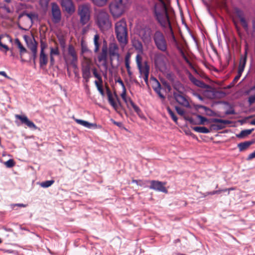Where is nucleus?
I'll list each match as a JSON object with an SVG mask.
<instances>
[{"mask_svg":"<svg viewBox=\"0 0 255 255\" xmlns=\"http://www.w3.org/2000/svg\"><path fill=\"white\" fill-rule=\"evenodd\" d=\"M154 13L155 17L160 26L163 28L166 29V31L171 35L173 44L176 46L178 50L183 53L182 50L178 45V42L174 36L168 13L167 7L163 0H158L155 3Z\"/></svg>","mask_w":255,"mask_h":255,"instance_id":"nucleus-1","label":"nucleus"},{"mask_svg":"<svg viewBox=\"0 0 255 255\" xmlns=\"http://www.w3.org/2000/svg\"><path fill=\"white\" fill-rule=\"evenodd\" d=\"M115 31L116 38L121 47L124 48L128 43V28L125 19L123 18L115 23Z\"/></svg>","mask_w":255,"mask_h":255,"instance_id":"nucleus-2","label":"nucleus"},{"mask_svg":"<svg viewBox=\"0 0 255 255\" xmlns=\"http://www.w3.org/2000/svg\"><path fill=\"white\" fill-rule=\"evenodd\" d=\"M129 5V0H113L109 4L110 11L114 18L120 17Z\"/></svg>","mask_w":255,"mask_h":255,"instance_id":"nucleus-3","label":"nucleus"},{"mask_svg":"<svg viewBox=\"0 0 255 255\" xmlns=\"http://www.w3.org/2000/svg\"><path fill=\"white\" fill-rule=\"evenodd\" d=\"M95 22L100 30L103 32L110 29L112 22L109 13L105 10H100L95 15Z\"/></svg>","mask_w":255,"mask_h":255,"instance_id":"nucleus-4","label":"nucleus"},{"mask_svg":"<svg viewBox=\"0 0 255 255\" xmlns=\"http://www.w3.org/2000/svg\"><path fill=\"white\" fill-rule=\"evenodd\" d=\"M154 43L158 50L165 52L167 50V42L166 38L160 30H156L152 35Z\"/></svg>","mask_w":255,"mask_h":255,"instance_id":"nucleus-5","label":"nucleus"},{"mask_svg":"<svg viewBox=\"0 0 255 255\" xmlns=\"http://www.w3.org/2000/svg\"><path fill=\"white\" fill-rule=\"evenodd\" d=\"M78 14L80 16V22L85 25L88 22L90 17V7L88 4L81 5L78 7Z\"/></svg>","mask_w":255,"mask_h":255,"instance_id":"nucleus-6","label":"nucleus"},{"mask_svg":"<svg viewBox=\"0 0 255 255\" xmlns=\"http://www.w3.org/2000/svg\"><path fill=\"white\" fill-rule=\"evenodd\" d=\"M139 35L145 44H148L152 38V30L149 26H144L140 29Z\"/></svg>","mask_w":255,"mask_h":255,"instance_id":"nucleus-7","label":"nucleus"},{"mask_svg":"<svg viewBox=\"0 0 255 255\" xmlns=\"http://www.w3.org/2000/svg\"><path fill=\"white\" fill-rule=\"evenodd\" d=\"M107 94L109 104L113 108V109L117 111L118 109L119 106H122V104L119 97L115 93L113 96L109 88H107Z\"/></svg>","mask_w":255,"mask_h":255,"instance_id":"nucleus-8","label":"nucleus"},{"mask_svg":"<svg viewBox=\"0 0 255 255\" xmlns=\"http://www.w3.org/2000/svg\"><path fill=\"white\" fill-rule=\"evenodd\" d=\"M52 19L54 23H59L61 20V12L57 3L53 2L51 3Z\"/></svg>","mask_w":255,"mask_h":255,"instance_id":"nucleus-9","label":"nucleus"},{"mask_svg":"<svg viewBox=\"0 0 255 255\" xmlns=\"http://www.w3.org/2000/svg\"><path fill=\"white\" fill-rule=\"evenodd\" d=\"M165 183L156 180H152L150 181L149 188L154 190L167 193V190L165 187Z\"/></svg>","mask_w":255,"mask_h":255,"instance_id":"nucleus-10","label":"nucleus"},{"mask_svg":"<svg viewBox=\"0 0 255 255\" xmlns=\"http://www.w3.org/2000/svg\"><path fill=\"white\" fill-rule=\"evenodd\" d=\"M60 4L63 9L70 14L75 11V7L72 0H60Z\"/></svg>","mask_w":255,"mask_h":255,"instance_id":"nucleus-11","label":"nucleus"},{"mask_svg":"<svg viewBox=\"0 0 255 255\" xmlns=\"http://www.w3.org/2000/svg\"><path fill=\"white\" fill-rule=\"evenodd\" d=\"M235 11L237 16L239 18L243 27L246 31H248L249 30V26L245 17L244 12L238 7L235 8Z\"/></svg>","mask_w":255,"mask_h":255,"instance_id":"nucleus-12","label":"nucleus"},{"mask_svg":"<svg viewBox=\"0 0 255 255\" xmlns=\"http://www.w3.org/2000/svg\"><path fill=\"white\" fill-rule=\"evenodd\" d=\"M173 95L175 101L180 105L185 107H189V103L181 92H173Z\"/></svg>","mask_w":255,"mask_h":255,"instance_id":"nucleus-13","label":"nucleus"},{"mask_svg":"<svg viewBox=\"0 0 255 255\" xmlns=\"http://www.w3.org/2000/svg\"><path fill=\"white\" fill-rule=\"evenodd\" d=\"M15 117L16 119H19L22 124H25L29 128L34 130L37 128V126L34 124V123L30 121L26 116L16 115Z\"/></svg>","mask_w":255,"mask_h":255,"instance_id":"nucleus-14","label":"nucleus"},{"mask_svg":"<svg viewBox=\"0 0 255 255\" xmlns=\"http://www.w3.org/2000/svg\"><path fill=\"white\" fill-rule=\"evenodd\" d=\"M82 77L85 82L87 83L91 77V67L89 65L83 66L82 67Z\"/></svg>","mask_w":255,"mask_h":255,"instance_id":"nucleus-15","label":"nucleus"},{"mask_svg":"<svg viewBox=\"0 0 255 255\" xmlns=\"http://www.w3.org/2000/svg\"><path fill=\"white\" fill-rule=\"evenodd\" d=\"M103 43L104 45L102 47V52L98 56V60L100 62L107 60V42L105 40H103Z\"/></svg>","mask_w":255,"mask_h":255,"instance_id":"nucleus-16","label":"nucleus"},{"mask_svg":"<svg viewBox=\"0 0 255 255\" xmlns=\"http://www.w3.org/2000/svg\"><path fill=\"white\" fill-rule=\"evenodd\" d=\"M119 47L116 43H111L109 46V54L112 59L113 57H116L119 59L120 54L119 53Z\"/></svg>","mask_w":255,"mask_h":255,"instance_id":"nucleus-17","label":"nucleus"},{"mask_svg":"<svg viewBox=\"0 0 255 255\" xmlns=\"http://www.w3.org/2000/svg\"><path fill=\"white\" fill-rule=\"evenodd\" d=\"M255 143V139H253L251 140L246 141L245 142H240L238 144V147L239 151L242 152L247 149L251 145Z\"/></svg>","mask_w":255,"mask_h":255,"instance_id":"nucleus-18","label":"nucleus"},{"mask_svg":"<svg viewBox=\"0 0 255 255\" xmlns=\"http://www.w3.org/2000/svg\"><path fill=\"white\" fill-rule=\"evenodd\" d=\"M189 79L195 85L200 88H205L206 84L202 81L196 79L191 73L189 74Z\"/></svg>","mask_w":255,"mask_h":255,"instance_id":"nucleus-19","label":"nucleus"},{"mask_svg":"<svg viewBox=\"0 0 255 255\" xmlns=\"http://www.w3.org/2000/svg\"><path fill=\"white\" fill-rule=\"evenodd\" d=\"M247 59V49H246L245 55L243 57L241 58V59L240 60V64L239 65L238 73H239V74H241V75L242 74V73L244 70L246 64Z\"/></svg>","mask_w":255,"mask_h":255,"instance_id":"nucleus-20","label":"nucleus"},{"mask_svg":"<svg viewBox=\"0 0 255 255\" xmlns=\"http://www.w3.org/2000/svg\"><path fill=\"white\" fill-rule=\"evenodd\" d=\"M154 63L157 67H161L164 65V55L161 53H157L154 56Z\"/></svg>","mask_w":255,"mask_h":255,"instance_id":"nucleus-21","label":"nucleus"},{"mask_svg":"<svg viewBox=\"0 0 255 255\" xmlns=\"http://www.w3.org/2000/svg\"><path fill=\"white\" fill-rule=\"evenodd\" d=\"M138 69L140 76L149 75V66L147 61H144L143 65H141Z\"/></svg>","mask_w":255,"mask_h":255,"instance_id":"nucleus-22","label":"nucleus"},{"mask_svg":"<svg viewBox=\"0 0 255 255\" xmlns=\"http://www.w3.org/2000/svg\"><path fill=\"white\" fill-rule=\"evenodd\" d=\"M155 82V85L153 86L154 91L157 94L159 97L162 100L165 99V96L161 93V87L160 83L156 79L154 78Z\"/></svg>","mask_w":255,"mask_h":255,"instance_id":"nucleus-23","label":"nucleus"},{"mask_svg":"<svg viewBox=\"0 0 255 255\" xmlns=\"http://www.w3.org/2000/svg\"><path fill=\"white\" fill-rule=\"evenodd\" d=\"M75 122L77 124L89 129L96 128L97 127V125L96 124L90 123L87 121L82 120L75 119Z\"/></svg>","mask_w":255,"mask_h":255,"instance_id":"nucleus-24","label":"nucleus"},{"mask_svg":"<svg viewBox=\"0 0 255 255\" xmlns=\"http://www.w3.org/2000/svg\"><path fill=\"white\" fill-rule=\"evenodd\" d=\"M48 63V57L45 52L40 51L39 55V66L40 67L45 66Z\"/></svg>","mask_w":255,"mask_h":255,"instance_id":"nucleus-25","label":"nucleus"},{"mask_svg":"<svg viewBox=\"0 0 255 255\" xmlns=\"http://www.w3.org/2000/svg\"><path fill=\"white\" fill-rule=\"evenodd\" d=\"M101 42L102 40L100 39L99 35L98 34H95L94 37V44L95 46L94 51L95 53H97L99 51Z\"/></svg>","mask_w":255,"mask_h":255,"instance_id":"nucleus-26","label":"nucleus"},{"mask_svg":"<svg viewBox=\"0 0 255 255\" xmlns=\"http://www.w3.org/2000/svg\"><path fill=\"white\" fill-rule=\"evenodd\" d=\"M23 16H26L27 18L30 20L31 24L32 25L33 22V20L37 18V15L33 12L27 13L26 11H23L22 13H20L18 18H20Z\"/></svg>","mask_w":255,"mask_h":255,"instance_id":"nucleus-27","label":"nucleus"},{"mask_svg":"<svg viewBox=\"0 0 255 255\" xmlns=\"http://www.w3.org/2000/svg\"><path fill=\"white\" fill-rule=\"evenodd\" d=\"M68 54L72 57V60L71 62L72 64H74L77 61V56L74 49V47L72 45H69L68 48Z\"/></svg>","mask_w":255,"mask_h":255,"instance_id":"nucleus-28","label":"nucleus"},{"mask_svg":"<svg viewBox=\"0 0 255 255\" xmlns=\"http://www.w3.org/2000/svg\"><path fill=\"white\" fill-rule=\"evenodd\" d=\"M132 46L135 49L139 52H142L143 51V45L141 41L138 39H133L132 41Z\"/></svg>","mask_w":255,"mask_h":255,"instance_id":"nucleus-29","label":"nucleus"},{"mask_svg":"<svg viewBox=\"0 0 255 255\" xmlns=\"http://www.w3.org/2000/svg\"><path fill=\"white\" fill-rule=\"evenodd\" d=\"M254 130V128L243 130L240 133L236 134V136L239 138H244L250 134Z\"/></svg>","mask_w":255,"mask_h":255,"instance_id":"nucleus-30","label":"nucleus"},{"mask_svg":"<svg viewBox=\"0 0 255 255\" xmlns=\"http://www.w3.org/2000/svg\"><path fill=\"white\" fill-rule=\"evenodd\" d=\"M129 63H130V62H129V56L128 55H127L125 57V66H126L128 76L129 77H131V76L132 75V73L130 70V67Z\"/></svg>","mask_w":255,"mask_h":255,"instance_id":"nucleus-31","label":"nucleus"},{"mask_svg":"<svg viewBox=\"0 0 255 255\" xmlns=\"http://www.w3.org/2000/svg\"><path fill=\"white\" fill-rule=\"evenodd\" d=\"M193 130L199 133H207L210 131L209 129L205 127H194Z\"/></svg>","mask_w":255,"mask_h":255,"instance_id":"nucleus-32","label":"nucleus"},{"mask_svg":"<svg viewBox=\"0 0 255 255\" xmlns=\"http://www.w3.org/2000/svg\"><path fill=\"white\" fill-rule=\"evenodd\" d=\"M15 43L17 46L18 48L19 49L20 55H22V54L26 52V48L22 45L20 41L18 38L15 39Z\"/></svg>","mask_w":255,"mask_h":255,"instance_id":"nucleus-33","label":"nucleus"},{"mask_svg":"<svg viewBox=\"0 0 255 255\" xmlns=\"http://www.w3.org/2000/svg\"><path fill=\"white\" fill-rule=\"evenodd\" d=\"M54 183V180H46L41 182L39 185L41 187L46 188L51 186Z\"/></svg>","mask_w":255,"mask_h":255,"instance_id":"nucleus-34","label":"nucleus"},{"mask_svg":"<svg viewBox=\"0 0 255 255\" xmlns=\"http://www.w3.org/2000/svg\"><path fill=\"white\" fill-rule=\"evenodd\" d=\"M93 3L98 6H103L105 5L108 0H92Z\"/></svg>","mask_w":255,"mask_h":255,"instance_id":"nucleus-35","label":"nucleus"},{"mask_svg":"<svg viewBox=\"0 0 255 255\" xmlns=\"http://www.w3.org/2000/svg\"><path fill=\"white\" fill-rule=\"evenodd\" d=\"M121 96L125 103L127 104V106H128V104H129L128 100H131L130 98H128L126 96V90H123V92L121 95Z\"/></svg>","mask_w":255,"mask_h":255,"instance_id":"nucleus-36","label":"nucleus"},{"mask_svg":"<svg viewBox=\"0 0 255 255\" xmlns=\"http://www.w3.org/2000/svg\"><path fill=\"white\" fill-rule=\"evenodd\" d=\"M92 72L94 77L97 78L100 83H102L103 80L101 76L98 73L97 70L96 68L92 69Z\"/></svg>","mask_w":255,"mask_h":255,"instance_id":"nucleus-37","label":"nucleus"},{"mask_svg":"<svg viewBox=\"0 0 255 255\" xmlns=\"http://www.w3.org/2000/svg\"><path fill=\"white\" fill-rule=\"evenodd\" d=\"M95 84L98 90L99 91V92H100L101 95L102 96H104L105 94H104V92L102 86V83H100V84H99L97 81H95Z\"/></svg>","mask_w":255,"mask_h":255,"instance_id":"nucleus-38","label":"nucleus"},{"mask_svg":"<svg viewBox=\"0 0 255 255\" xmlns=\"http://www.w3.org/2000/svg\"><path fill=\"white\" fill-rule=\"evenodd\" d=\"M129 100V104H130V105L132 106V107L133 108V109H134V111L138 114L139 115V113L141 112V110L140 109H139V108L133 102V101L131 100Z\"/></svg>","mask_w":255,"mask_h":255,"instance_id":"nucleus-39","label":"nucleus"},{"mask_svg":"<svg viewBox=\"0 0 255 255\" xmlns=\"http://www.w3.org/2000/svg\"><path fill=\"white\" fill-rule=\"evenodd\" d=\"M129 100V104H130V105L132 106V107L133 108V109H134V111L138 114L139 115V113L141 112V110L140 109H139V108L133 102V101L131 100Z\"/></svg>","mask_w":255,"mask_h":255,"instance_id":"nucleus-40","label":"nucleus"},{"mask_svg":"<svg viewBox=\"0 0 255 255\" xmlns=\"http://www.w3.org/2000/svg\"><path fill=\"white\" fill-rule=\"evenodd\" d=\"M210 1L216 7L222 9L223 0H210Z\"/></svg>","mask_w":255,"mask_h":255,"instance_id":"nucleus-41","label":"nucleus"},{"mask_svg":"<svg viewBox=\"0 0 255 255\" xmlns=\"http://www.w3.org/2000/svg\"><path fill=\"white\" fill-rule=\"evenodd\" d=\"M167 111L168 112V113L171 117L172 119L173 120V121L175 122H177L178 119L177 117L175 116L174 112L170 109L169 107H168L167 108Z\"/></svg>","mask_w":255,"mask_h":255,"instance_id":"nucleus-42","label":"nucleus"},{"mask_svg":"<svg viewBox=\"0 0 255 255\" xmlns=\"http://www.w3.org/2000/svg\"><path fill=\"white\" fill-rule=\"evenodd\" d=\"M30 49L32 53L37 52V42H36L34 39H33V42H32L31 45L30 46Z\"/></svg>","mask_w":255,"mask_h":255,"instance_id":"nucleus-43","label":"nucleus"},{"mask_svg":"<svg viewBox=\"0 0 255 255\" xmlns=\"http://www.w3.org/2000/svg\"><path fill=\"white\" fill-rule=\"evenodd\" d=\"M60 54L58 47L50 48V55H59Z\"/></svg>","mask_w":255,"mask_h":255,"instance_id":"nucleus-44","label":"nucleus"},{"mask_svg":"<svg viewBox=\"0 0 255 255\" xmlns=\"http://www.w3.org/2000/svg\"><path fill=\"white\" fill-rule=\"evenodd\" d=\"M50 0H39V3L43 8H47Z\"/></svg>","mask_w":255,"mask_h":255,"instance_id":"nucleus-45","label":"nucleus"},{"mask_svg":"<svg viewBox=\"0 0 255 255\" xmlns=\"http://www.w3.org/2000/svg\"><path fill=\"white\" fill-rule=\"evenodd\" d=\"M5 165L8 168L12 167L14 165V161L13 159H10L4 163Z\"/></svg>","mask_w":255,"mask_h":255,"instance_id":"nucleus-46","label":"nucleus"},{"mask_svg":"<svg viewBox=\"0 0 255 255\" xmlns=\"http://www.w3.org/2000/svg\"><path fill=\"white\" fill-rule=\"evenodd\" d=\"M136 62L137 68L140 67V66L142 65V57L138 54L136 56Z\"/></svg>","mask_w":255,"mask_h":255,"instance_id":"nucleus-47","label":"nucleus"},{"mask_svg":"<svg viewBox=\"0 0 255 255\" xmlns=\"http://www.w3.org/2000/svg\"><path fill=\"white\" fill-rule=\"evenodd\" d=\"M198 119L200 120V122L201 124H205V122L208 121V120L205 117L202 116L201 115H198Z\"/></svg>","mask_w":255,"mask_h":255,"instance_id":"nucleus-48","label":"nucleus"},{"mask_svg":"<svg viewBox=\"0 0 255 255\" xmlns=\"http://www.w3.org/2000/svg\"><path fill=\"white\" fill-rule=\"evenodd\" d=\"M182 87V85L179 81L176 82L173 85V88L176 90L179 91L180 89Z\"/></svg>","mask_w":255,"mask_h":255,"instance_id":"nucleus-49","label":"nucleus"},{"mask_svg":"<svg viewBox=\"0 0 255 255\" xmlns=\"http://www.w3.org/2000/svg\"><path fill=\"white\" fill-rule=\"evenodd\" d=\"M222 128V127L221 125H219L216 124H212L211 126V129L219 130Z\"/></svg>","mask_w":255,"mask_h":255,"instance_id":"nucleus-50","label":"nucleus"},{"mask_svg":"<svg viewBox=\"0 0 255 255\" xmlns=\"http://www.w3.org/2000/svg\"><path fill=\"white\" fill-rule=\"evenodd\" d=\"M1 37L0 36V50H2V48H3L4 49L5 51L6 52L9 50V48L6 45L2 43L1 41Z\"/></svg>","mask_w":255,"mask_h":255,"instance_id":"nucleus-51","label":"nucleus"},{"mask_svg":"<svg viewBox=\"0 0 255 255\" xmlns=\"http://www.w3.org/2000/svg\"><path fill=\"white\" fill-rule=\"evenodd\" d=\"M175 110L177 113L181 116H183L185 113L184 110L179 107H175Z\"/></svg>","mask_w":255,"mask_h":255,"instance_id":"nucleus-52","label":"nucleus"},{"mask_svg":"<svg viewBox=\"0 0 255 255\" xmlns=\"http://www.w3.org/2000/svg\"><path fill=\"white\" fill-rule=\"evenodd\" d=\"M255 102V94L249 97L248 102L250 105H252Z\"/></svg>","mask_w":255,"mask_h":255,"instance_id":"nucleus-53","label":"nucleus"},{"mask_svg":"<svg viewBox=\"0 0 255 255\" xmlns=\"http://www.w3.org/2000/svg\"><path fill=\"white\" fill-rule=\"evenodd\" d=\"M2 8L5 11H6L7 13H11L12 12V10L9 8V6L7 5H6L5 4H4L1 6Z\"/></svg>","mask_w":255,"mask_h":255,"instance_id":"nucleus-54","label":"nucleus"},{"mask_svg":"<svg viewBox=\"0 0 255 255\" xmlns=\"http://www.w3.org/2000/svg\"><path fill=\"white\" fill-rule=\"evenodd\" d=\"M46 47V44L45 43H44L43 41H41L40 43V51H43V52H44V50Z\"/></svg>","mask_w":255,"mask_h":255,"instance_id":"nucleus-55","label":"nucleus"},{"mask_svg":"<svg viewBox=\"0 0 255 255\" xmlns=\"http://www.w3.org/2000/svg\"><path fill=\"white\" fill-rule=\"evenodd\" d=\"M235 114V110L233 108H231L225 112V114L228 115Z\"/></svg>","mask_w":255,"mask_h":255,"instance_id":"nucleus-56","label":"nucleus"},{"mask_svg":"<svg viewBox=\"0 0 255 255\" xmlns=\"http://www.w3.org/2000/svg\"><path fill=\"white\" fill-rule=\"evenodd\" d=\"M254 158H255V153L254 151L248 155V157L247 158V160L248 161L251 160Z\"/></svg>","mask_w":255,"mask_h":255,"instance_id":"nucleus-57","label":"nucleus"},{"mask_svg":"<svg viewBox=\"0 0 255 255\" xmlns=\"http://www.w3.org/2000/svg\"><path fill=\"white\" fill-rule=\"evenodd\" d=\"M242 75L241 74H239V73L237 74V76L235 77V78L234 79L233 81V82L234 83V84L236 83L239 80V79L240 78V77H241Z\"/></svg>","mask_w":255,"mask_h":255,"instance_id":"nucleus-58","label":"nucleus"},{"mask_svg":"<svg viewBox=\"0 0 255 255\" xmlns=\"http://www.w3.org/2000/svg\"><path fill=\"white\" fill-rule=\"evenodd\" d=\"M117 82L119 83L122 86V87H123V90H126L125 84L123 81L121 79H118Z\"/></svg>","mask_w":255,"mask_h":255,"instance_id":"nucleus-59","label":"nucleus"},{"mask_svg":"<svg viewBox=\"0 0 255 255\" xmlns=\"http://www.w3.org/2000/svg\"><path fill=\"white\" fill-rule=\"evenodd\" d=\"M163 85L165 87V89H167L169 92L170 91V90H171V88L168 83H167V82H164L163 83Z\"/></svg>","mask_w":255,"mask_h":255,"instance_id":"nucleus-60","label":"nucleus"},{"mask_svg":"<svg viewBox=\"0 0 255 255\" xmlns=\"http://www.w3.org/2000/svg\"><path fill=\"white\" fill-rule=\"evenodd\" d=\"M50 65L53 66L55 63V59L54 58V56L50 55Z\"/></svg>","mask_w":255,"mask_h":255,"instance_id":"nucleus-61","label":"nucleus"},{"mask_svg":"<svg viewBox=\"0 0 255 255\" xmlns=\"http://www.w3.org/2000/svg\"><path fill=\"white\" fill-rule=\"evenodd\" d=\"M12 206H18L19 207H27V205L26 204H22V203H18V204H13V205H12Z\"/></svg>","mask_w":255,"mask_h":255,"instance_id":"nucleus-62","label":"nucleus"},{"mask_svg":"<svg viewBox=\"0 0 255 255\" xmlns=\"http://www.w3.org/2000/svg\"><path fill=\"white\" fill-rule=\"evenodd\" d=\"M37 57V52L32 53V59L33 60V62L35 64V59Z\"/></svg>","mask_w":255,"mask_h":255,"instance_id":"nucleus-63","label":"nucleus"},{"mask_svg":"<svg viewBox=\"0 0 255 255\" xmlns=\"http://www.w3.org/2000/svg\"><path fill=\"white\" fill-rule=\"evenodd\" d=\"M0 75L4 76V77L8 78L9 77L7 75L6 73L4 71H0Z\"/></svg>","mask_w":255,"mask_h":255,"instance_id":"nucleus-64","label":"nucleus"}]
</instances>
